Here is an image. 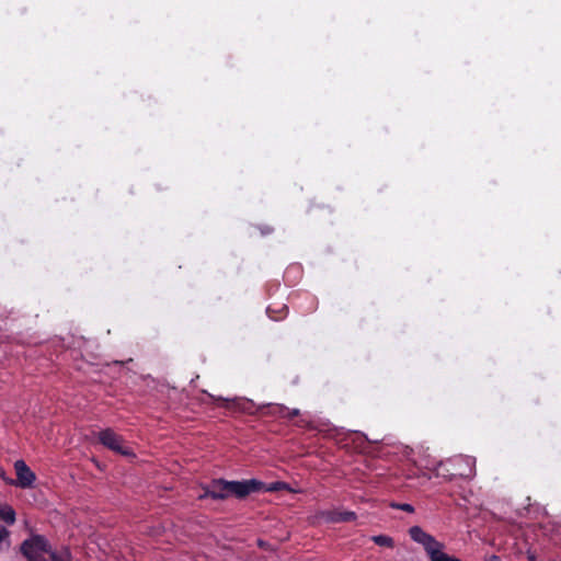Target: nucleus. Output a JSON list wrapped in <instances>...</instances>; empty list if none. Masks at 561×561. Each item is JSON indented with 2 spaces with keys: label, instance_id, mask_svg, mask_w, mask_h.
<instances>
[{
  "label": "nucleus",
  "instance_id": "nucleus-1",
  "mask_svg": "<svg viewBox=\"0 0 561 561\" xmlns=\"http://www.w3.org/2000/svg\"><path fill=\"white\" fill-rule=\"evenodd\" d=\"M282 483L276 482L266 485L263 481L257 479H249L241 481H228L225 479H214L207 485L203 486V494L199 499H213L216 501H224L230 496L238 500H244L252 493L273 492L279 490Z\"/></svg>",
  "mask_w": 561,
  "mask_h": 561
},
{
  "label": "nucleus",
  "instance_id": "nucleus-2",
  "mask_svg": "<svg viewBox=\"0 0 561 561\" xmlns=\"http://www.w3.org/2000/svg\"><path fill=\"white\" fill-rule=\"evenodd\" d=\"M20 551L27 561L46 560L42 554L50 552V543L43 535L32 534L23 540Z\"/></svg>",
  "mask_w": 561,
  "mask_h": 561
},
{
  "label": "nucleus",
  "instance_id": "nucleus-3",
  "mask_svg": "<svg viewBox=\"0 0 561 561\" xmlns=\"http://www.w3.org/2000/svg\"><path fill=\"white\" fill-rule=\"evenodd\" d=\"M471 468L468 461L462 458L440 462L436 468L437 477L453 480L457 477L468 478L471 476Z\"/></svg>",
  "mask_w": 561,
  "mask_h": 561
},
{
  "label": "nucleus",
  "instance_id": "nucleus-4",
  "mask_svg": "<svg viewBox=\"0 0 561 561\" xmlns=\"http://www.w3.org/2000/svg\"><path fill=\"white\" fill-rule=\"evenodd\" d=\"M98 439L103 446L117 454H121L123 456L131 455L129 448L123 446V437L115 433L112 428H105L100 431L98 434Z\"/></svg>",
  "mask_w": 561,
  "mask_h": 561
},
{
  "label": "nucleus",
  "instance_id": "nucleus-5",
  "mask_svg": "<svg viewBox=\"0 0 561 561\" xmlns=\"http://www.w3.org/2000/svg\"><path fill=\"white\" fill-rule=\"evenodd\" d=\"M14 470L16 474V486L27 489L33 485L34 481L36 480V476L24 460H16L14 462Z\"/></svg>",
  "mask_w": 561,
  "mask_h": 561
},
{
  "label": "nucleus",
  "instance_id": "nucleus-6",
  "mask_svg": "<svg viewBox=\"0 0 561 561\" xmlns=\"http://www.w3.org/2000/svg\"><path fill=\"white\" fill-rule=\"evenodd\" d=\"M218 400L222 401L225 404V408L231 409L233 411H239L247 414H255L260 412L262 409L260 407H255L254 402L249 399H225V398H218Z\"/></svg>",
  "mask_w": 561,
  "mask_h": 561
},
{
  "label": "nucleus",
  "instance_id": "nucleus-7",
  "mask_svg": "<svg viewBox=\"0 0 561 561\" xmlns=\"http://www.w3.org/2000/svg\"><path fill=\"white\" fill-rule=\"evenodd\" d=\"M422 546L426 551L430 561H433V559L444 553V545L436 540L435 537H433L432 535L430 536L428 541L424 542Z\"/></svg>",
  "mask_w": 561,
  "mask_h": 561
},
{
  "label": "nucleus",
  "instance_id": "nucleus-8",
  "mask_svg": "<svg viewBox=\"0 0 561 561\" xmlns=\"http://www.w3.org/2000/svg\"><path fill=\"white\" fill-rule=\"evenodd\" d=\"M327 519L332 523H346L356 519V514L351 511H330L327 513Z\"/></svg>",
  "mask_w": 561,
  "mask_h": 561
},
{
  "label": "nucleus",
  "instance_id": "nucleus-9",
  "mask_svg": "<svg viewBox=\"0 0 561 561\" xmlns=\"http://www.w3.org/2000/svg\"><path fill=\"white\" fill-rule=\"evenodd\" d=\"M260 409H262L260 412L265 415H272L277 417L285 416L286 407L279 403H268L261 405Z\"/></svg>",
  "mask_w": 561,
  "mask_h": 561
},
{
  "label": "nucleus",
  "instance_id": "nucleus-10",
  "mask_svg": "<svg viewBox=\"0 0 561 561\" xmlns=\"http://www.w3.org/2000/svg\"><path fill=\"white\" fill-rule=\"evenodd\" d=\"M409 536L413 541L423 545L424 542L428 541L431 535L424 531L420 526H412L409 529Z\"/></svg>",
  "mask_w": 561,
  "mask_h": 561
},
{
  "label": "nucleus",
  "instance_id": "nucleus-11",
  "mask_svg": "<svg viewBox=\"0 0 561 561\" xmlns=\"http://www.w3.org/2000/svg\"><path fill=\"white\" fill-rule=\"evenodd\" d=\"M0 520H3L8 525H13L16 520L15 511L10 505L0 507Z\"/></svg>",
  "mask_w": 561,
  "mask_h": 561
},
{
  "label": "nucleus",
  "instance_id": "nucleus-12",
  "mask_svg": "<svg viewBox=\"0 0 561 561\" xmlns=\"http://www.w3.org/2000/svg\"><path fill=\"white\" fill-rule=\"evenodd\" d=\"M266 312L272 320L279 321L286 318L288 313V307L283 305L278 310H275L272 306H268Z\"/></svg>",
  "mask_w": 561,
  "mask_h": 561
},
{
  "label": "nucleus",
  "instance_id": "nucleus-13",
  "mask_svg": "<svg viewBox=\"0 0 561 561\" xmlns=\"http://www.w3.org/2000/svg\"><path fill=\"white\" fill-rule=\"evenodd\" d=\"M47 554H49L51 561H71V553L68 549L57 552L50 548V552Z\"/></svg>",
  "mask_w": 561,
  "mask_h": 561
},
{
  "label": "nucleus",
  "instance_id": "nucleus-14",
  "mask_svg": "<svg viewBox=\"0 0 561 561\" xmlns=\"http://www.w3.org/2000/svg\"><path fill=\"white\" fill-rule=\"evenodd\" d=\"M373 541L380 547L392 548L394 545L393 539L386 535L374 536Z\"/></svg>",
  "mask_w": 561,
  "mask_h": 561
},
{
  "label": "nucleus",
  "instance_id": "nucleus-15",
  "mask_svg": "<svg viewBox=\"0 0 561 561\" xmlns=\"http://www.w3.org/2000/svg\"><path fill=\"white\" fill-rule=\"evenodd\" d=\"M390 507L396 508V510H401V511H404L407 513H414V507L411 504H409V503H396V502H392L390 504Z\"/></svg>",
  "mask_w": 561,
  "mask_h": 561
},
{
  "label": "nucleus",
  "instance_id": "nucleus-16",
  "mask_svg": "<svg viewBox=\"0 0 561 561\" xmlns=\"http://www.w3.org/2000/svg\"><path fill=\"white\" fill-rule=\"evenodd\" d=\"M433 561H461V560L444 552L443 554H439L437 558L433 559Z\"/></svg>",
  "mask_w": 561,
  "mask_h": 561
},
{
  "label": "nucleus",
  "instance_id": "nucleus-17",
  "mask_svg": "<svg viewBox=\"0 0 561 561\" xmlns=\"http://www.w3.org/2000/svg\"><path fill=\"white\" fill-rule=\"evenodd\" d=\"M300 414V411L298 409H288L286 407L285 416L283 419L293 420L294 417L298 416Z\"/></svg>",
  "mask_w": 561,
  "mask_h": 561
},
{
  "label": "nucleus",
  "instance_id": "nucleus-18",
  "mask_svg": "<svg viewBox=\"0 0 561 561\" xmlns=\"http://www.w3.org/2000/svg\"><path fill=\"white\" fill-rule=\"evenodd\" d=\"M10 533L7 528L0 527V543L9 537Z\"/></svg>",
  "mask_w": 561,
  "mask_h": 561
},
{
  "label": "nucleus",
  "instance_id": "nucleus-19",
  "mask_svg": "<svg viewBox=\"0 0 561 561\" xmlns=\"http://www.w3.org/2000/svg\"><path fill=\"white\" fill-rule=\"evenodd\" d=\"M218 398L219 397L215 398V396H211V399H214L216 402H218L220 407H225L224 405L225 403L222 401L218 400Z\"/></svg>",
  "mask_w": 561,
  "mask_h": 561
},
{
  "label": "nucleus",
  "instance_id": "nucleus-20",
  "mask_svg": "<svg viewBox=\"0 0 561 561\" xmlns=\"http://www.w3.org/2000/svg\"><path fill=\"white\" fill-rule=\"evenodd\" d=\"M530 561H535V556H529Z\"/></svg>",
  "mask_w": 561,
  "mask_h": 561
},
{
  "label": "nucleus",
  "instance_id": "nucleus-21",
  "mask_svg": "<svg viewBox=\"0 0 561 561\" xmlns=\"http://www.w3.org/2000/svg\"><path fill=\"white\" fill-rule=\"evenodd\" d=\"M43 561H47V560H43Z\"/></svg>",
  "mask_w": 561,
  "mask_h": 561
}]
</instances>
